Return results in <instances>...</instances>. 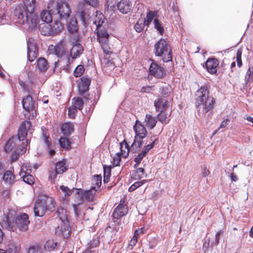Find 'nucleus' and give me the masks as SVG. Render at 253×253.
<instances>
[{
	"mask_svg": "<svg viewBox=\"0 0 253 253\" xmlns=\"http://www.w3.org/2000/svg\"><path fill=\"white\" fill-rule=\"evenodd\" d=\"M77 13L83 21H84L87 18L88 14L85 8V5L83 3H80L77 7Z\"/></svg>",
	"mask_w": 253,
	"mask_h": 253,
	"instance_id": "obj_27",
	"label": "nucleus"
},
{
	"mask_svg": "<svg viewBox=\"0 0 253 253\" xmlns=\"http://www.w3.org/2000/svg\"><path fill=\"white\" fill-rule=\"evenodd\" d=\"M61 129L64 135L68 136L73 132L74 125L70 123H65L62 126Z\"/></svg>",
	"mask_w": 253,
	"mask_h": 253,
	"instance_id": "obj_30",
	"label": "nucleus"
},
{
	"mask_svg": "<svg viewBox=\"0 0 253 253\" xmlns=\"http://www.w3.org/2000/svg\"><path fill=\"white\" fill-rule=\"evenodd\" d=\"M54 48L55 54L58 57L62 56L67 52L65 42L63 41L59 42Z\"/></svg>",
	"mask_w": 253,
	"mask_h": 253,
	"instance_id": "obj_22",
	"label": "nucleus"
},
{
	"mask_svg": "<svg viewBox=\"0 0 253 253\" xmlns=\"http://www.w3.org/2000/svg\"><path fill=\"white\" fill-rule=\"evenodd\" d=\"M57 174H58L56 172L55 170L50 172L49 178L52 182L55 181L57 178Z\"/></svg>",
	"mask_w": 253,
	"mask_h": 253,
	"instance_id": "obj_61",
	"label": "nucleus"
},
{
	"mask_svg": "<svg viewBox=\"0 0 253 253\" xmlns=\"http://www.w3.org/2000/svg\"><path fill=\"white\" fill-rule=\"evenodd\" d=\"M56 246L57 242H55L53 240H49L46 241L44 247L46 250L51 251L54 250Z\"/></svg>",
	"mask_w": 253,
	"mask_h": 253,
	"instance_id": "obj_46",
	"label": "nucleus"
},
{
	"mask_svg": "<svg viewBox=\"0 0 253 253\" xmlns=\"http://www.w3.org/2000/svg\"><path fill=\"white\" fill-rule=\"evenodd\" d=\"M37 67L41 72H45L48 68V63L46 59L42 57L39 58L37 61Z\"/></svg>",
	"mask_w": 253,
	"mask_h": 253,
	"instance_id": "obj_33",
	"label": "nucleus"
},
{
	"mask_svg": "<svg viewBox=\"0 0 253 253\" xmlns=\"http://www.w3.org/2000/svg\"><path fill=\"white\" fill-rule=\"evenodd\" d=\"M28 143V140L26 139L25 142H23L22 143H18L17 144L16 149H14V153L18 154V155L24 154L26 150L27 146Z\"/></svg>",
	"mask_w": 253,
	"mask_h": 253,
	"instance_id": "obj_36",
	"label": "nucleus"
},
{
	"mask_svg": "<svg viewBox=\"0 0 253 253\" xmlns=\"http://www.w3.org/2000/svg\"><path fill=\"white\" fill-rule=\"evenodd\" d=\"M22 103L23 108L28 112L33 111L36 108V104L33 102L32 97L30 95L23 98Z\"/></svg>",
	"mask_w": 253,
	"mask_h": 253,
	"instance_id": "obj_19",
	"label": "nucleus"
},
{
	"mask_svg": "<svg viewBox=\"0 0 253 253\" xmlns=\"http://www.w3.org/2000/svg\"><path fill=\"white\" fill-rule=\"evenodd\" d=\"M144 142V140L143 139H136L134 137L133 142L130 147V151L133 153H137L139 152Z\"/></svg>",
	"mask_w": 253,
	"mask_h": 253,
	"instance_id": "obj_28",
	"label": "nucleus"
},
{
	"mask_svg": "<svg viewBox=\"0 0 253 253\" xmlns=\"http://www.w3.org/2000/svg\"><path fill=\"white\" fill-rule=\"evenodd\" d=\"M149 69L150 74L156 78H162L166 75L164 68L153 61L151 63Z\"/></svg>",
	"mask_w": 253,
	"mask_h": 253,
	"instance_id": "obj_11",
	"label": "nucleus"
},
{
	"mask_svg": "<svg viewBox=\"0 0 253 253\" xmlns=\"http://www.w3.org/2000/svg\"><path fill=\"white\" fill-rule=\"evenodd\" d=\"M59 144L63 149H68L70 148L71 142L67 138L61 137L59 140Z\"/></svg>",
	"mask_w": 253,
	"mask_h": 253,
	"instance_id": "obj_44",
	"label": "nucleus"
},
{
	"mask_svg": "<svg viewBox=\"0 0 253 253\" xmlns=\"http://www.w3.org/2000/svg\"><path fill=\"white\" fill-rule=\"evenodd\" d=\"M83 47L80 43L74 44L70 50V55L72 58H76L83 52Z\"/></svg>",
	"mask_w": 253,
	"mask_h": 253,
	"instance_id": "obj_23",
	"label": "nucleus"
},
{
	"mask_svg": "<svg viewBox=\"0 0 253 253\" xmlns=\"http://www.w3.org/2000/svg\"><path fill=\"white\" fill-rule=\"evenodd\" d=\"M149 151L144 147V149L134 158V162L137 163H140L143 158L146 156Z\"/></svg>",
	"mask_w": 253,
	"mask_h": 253,
	"instance_id": "obj_47",
	"label": "nucleus"
},
{
	"mask_svg": "<svg viewBox=\"0 0 253 253\" xmlns=\"http://www.w3.org/2000/svg\"><path fill=\"white\" fill-rule=\"evenodd\" d=\"M210 171L207 169V168L204 166L202 167V175L204 177L208 176L210 174Z\"/></svg>",
	"mask_w": 253,
	"mask_h": 253,
	"instance_id": "obj_64",
	"label": "nucleus"
},
{
	"mask_svg": "<svg viewBox=\"0 0 253 253\" xmlns=\"http://www.w3.org/2000/svg\"><path fill=\"white\" fill-rule=\"evenodd\" d=\"M144 169L143 168H138L131 174V180H140L144 177Z\"/></svg>",
	"mask_w": 253,
	"mask_h": 253,
	"instance_id": "obj_37",
	"label": "nucleus"
},
{
	"mask_svg": "<svg viewBox=\"0 0 253 253\" xmlns=\"http://www.w3.org/2000/svg\"><path fill=\"white\" fill-rule=\"evenodd\" d=\"M3 180L5 184L8 186H11L16 181V176L11 170H6L3 174Z\"/></svg>",
	"mask_w": 253,
	"mask_h": 253,
	"instance_id": "obj_20",
	"label": "nucleus"
},
{
	"mask_svg": "<svg viewBox=\"0 0 253 253\" xmlns=\"http://www.w3.org/2000/svg\"><path fill=\"white\" fill-rule=\"evenodd\" d=\"M18 247L14 243H10L5 250V253H18Z\"/></svg>",
	"mask_w": 253,
	"mask_h": 253,
	"instance_id": "obj_45",
	"label": "nucleus"
},
{
	"mask_svg": "<svg viewBox=\"0 0 253 253\" xmlns=\"http://www.w3.org/2000/svg\"><path fill=\"white\" fill-rule=\"evenodd\" d=\"M67 169V166L64 160L60 161L56 163L55 167V170L58 174H62Z\"/></svg>",
	"mask_w": 253,
	"mask_h": 253,
	"instance_id": "obj_32",
	"label": "nucleus"
},
{
	"mask_svg": "<svg viewBox=\"0 0 253 253\" xmlns=\"http://www.w3.org/2000/svg\"><path fill=\"white\" fill-rule=\"evenodd\" d=\"M101 183L102 177L99 175H94L92 179L91 188L97 191L100 187Z\"/></svg>",
	"mask_w": 253,
	"mask_h": 253,
	"instance_id": "obj_39",
	"label": "nucleus"
},
{
	"mask_svg": "<svg viewBox=\"0 0 253 253\" xmlns=\"http://www.w3.org/2000/svg\"><path fill=\"white\" fill-rule=\"evenodd\" d=\"M128 212L127 207L124 204V201L121 200L120 203L115 209L113 213V216L114 218L119 219L127 214Z\"/></svg>",
	"mask_w": 253,
	"mask_h": 253,
	"instance_id": "obj_12",
	"label": "nucleus"
},
{
	"mask_svg": "<svg viewBox=\"0 0 253 253\" xmlns=\"http://www.w3.org/2000/svg\"><path fill=\"white\" fill-rule=\"evenodd\" d=\"M219 64L218 60L216 58L208 59L206 63V66L208 71L211 74L216 72V68Z\"/></svg>",
	"mask_w": 253,
	"mask_h": 253,
	"instance_id": "obj_21",
	"label": "nucleus"
},
{
	"mask_svg": "<svg viewBox=\"0 0 253 253\" xmlns=\"http://www.w3.org/2000/svg\"><path fill=\"white\" fill-rule=\"evenodd\" d=\"M55 202L51 197L40 196L35 203L34 208L36 216H42L46 210L53 211L55 209Z\"/></svg>",
	"mask_w": 253,
	"mask_h": 253,
	"instance_id": "obj_5",
	"label": "nucleus"
},
{
	"mask_svg": "<svg viewBox=\"0 0 253 253\" xmlns=\"http://www.w3.org/2000/svg\"><path fill=\"white\" fill-rule=\"evenodd\" d=\"M118 10L123 14L129 12L132 8V3L129 0H121L117 3Z\"/></svg>",
	"mask_w": 253,
	"mask_h": 253,
	"instance_id": "obj_18",
	"label": "nucleus"
},
{
	"mask_svg": "<svg viewBox=\"0 0 253 253\" xmlns=\"http://www.w3.org/2000/svg\"><path fill=\"white\" fill-rule=\"evenodd\" d=\"M84 72V67L82 65H79L75 69L74 75L76 77H81L83 74Z\"/></svg>",
	"mask_w": 253,
	"mask_h": 253,
	"instance_id": "obj_53",
	"label": "nucleus"
},
{
	"mask_svg": "<svg viewBox=\"0 0 253 253\" xmlns=\"http://www.w3.org/2000/svg\"><path fill=\"white\" fill-rule=\"evenodd\" d=\"M104 16L100 12L96 11V15L93 19V23L96 25V29L100 28L104 22Z\"/></svg>",
	"mask_w": 253,
	"mask_h": 253,
	"instance_id": "obj_35",
	"label": "nucleus"
},
{
	"mask_svg": "<svg viewBox=\"0 0 253 253\" xmlns=\"http://www.w3.org/2000/svg\"><path fill=\"white\" fill-rule=\"evenodd\" d=\"M59 194L60 195L64 196V198H67L72 193V190L69 189L68 187L65 186H61L60 187Z\"/></svg>",
	"mask_w": 253,
	"mask_h": 253,
	"instance_id": "obj_42",
	"label": "nucleus"
},
{
	"mask_svg": "<svg viewBox=\"0 0 253 253\" xmlns=\"http://www.w3.org/2000/svg\"><path fill=\"white\" fill-rule=\"evenodd\" d=\"M31 126V124L29 121H25L20 126L18 133V139L20 140V141H24V138L27 135V131L30 129Z\"/></svg>",
	"mask_w": 253,
	"mask_h": 253,
	"instance_id": "obj_15",
	"label": "nucleus"
},
{
	"mask_svg": "<svg viewBox=\"0 0 253 253\" xmlns=\"http://www.w3.org/2000/svg\"><path fill=\"white\" fill-rule=\"evenodd\" d=\"M171 92V87L169 85H166L160 88L161 98H165L170 96Z\"/></svg>",
	"mask_w": 253,
	"mask_h": 253,
	"instance_id": "obj_40",
	"label": "nucleus"
},
{
	"mask_svg": "<svg viewBox=\"0 0 253 253\" xmlns=\"http://www.w3.org/2000/svg\"><path fill=\"white\" fill-rule=\"evenodd\" d=\"M28 253H41V252L38 247H32L29 249Z\"/></svg>",
	"mask_w": 253,
	"mask_h": 253,
	"instance_id": "obj_63",
	"label": "nucleus"
},
{
	"mask_svg": "<svg viewBox=\"0 0 253 253\" xmlns=\"http://www.w3.org/2000/svg\"><path fill=\"white\" fill-rule=\"evenodd\" d=\"M166 111L162 110L157 115L158 120L162 124H167L169 122V120L167 118L168 114L166 113Z\"/></svg>",
	"mask_w": 253,
	"mask_h": 253,
	"instance_id": "obj_41",
	"label": "nucleus"
},
{
	"mask_svg": "<svg viewBox=\"0 0 253 253\" xmlns=\"http://www.w3.org/2000/svg\"><path fill=\"white\" fill-rule=\"evenodd\" d=\"M27 56L30 62L33 61L37 57L38 54V49L36 43L34 41L29 39L27 41Z\"/></svg>",
	"mask_w": 253,
	"mask_h": 253,
	"instance_id": "obj_10",
	"label": "nucleus"
},
{
	"mask_svg": "<svg viewBox=\"0 0 253 253\" xmlns=\"http://www.w3.org/2000/svg\"><path fill=\"white\" fill-rule=\"evenodd\" d=\"M76 194L80 196L79 201L77 204H73V206L74 208V210L75 212V215L76 216H78L80 214V211L78 208V207L79 205L82 203L83 195H84V190L81 188L76 189Z\"/></svg>",
	"mask_w": 253,
	"mask_h": 253,
	"instance_id": "obj_26",
	"label": "nucleus"
},
{
	"mask_svg": "<svg viewBox=\"0 0 253 253\" xmlns=\"http://www.w3.org/2000/svg\"><path fill=\"white\" fill-rule=\"evenodd\" d=\"M78 109L73 107L72 105L68 109V115L71 118H74Z\"/></svg>",
	"mask_w": 253,
	"mask_h": 253,
	"instance_id": "obj_55",
	"label": "nucleus"
},
{
	"mask_svg": "<svg viewBox=\"0 0 253 253\" xmlns=\"http://www.w3.org/2000/svg\"><path fill=\"white\" fill-rule=\"evenodd\" d=\"M90 81L85 77H82L77 82L78 91L81 94H83L88 89L90 85Z\"/></svg>",
	"mask_w": 253,
	"mask_h": 253,
	"instance_id": "obj_16",
	"label": "nucleus"
},
{
	"mask_svg": "<svg viewBox=\"0 0 253 253\" xmlns=\"http://www.w3.org/2000/svg\"><path fill=\"white\" fill-rule=\"evenodd\" d=\"M113 165L114 166H118L121 161V157L119 155H117L114 157L113 159Z\"/></svg>",
	"mask_w": 253,
	"mask_h": 253,
	"instance_id": "obj_60",
	"label": "nucleus"
},
{
	"mask_svg": "<svg viewBox=\"0 0 253 253\" xmlns=\"http://www.w3.org/2000/svg\"><path fill=\"white\" fill-rule=\"evenodd\" d=\"M39 30L42 35L50 36L52 35L51 26L48 23H42L39 25Z\"/></svg>",
	"mask_w": 253,
	"mask_h": 253,
	"instance_id": "obj_25",
	"label": "nucleus"
},
{
	"mask_svg": "<svg viewBox=\"0 0 253 253\" xmlns=\"http://www.w3.org/2000/svg\"><path fill=\"white\" fill-rule=\"evenodd\" d=\"M95 32L97 34V40L99 42L101 48L104 53L106 54H109L112 52L111 48L108 44L109 34L106 30L102 29H96Z\"/></svg>",
	"mask_w": 253,
	"mask_h": 253,
	"instance_id": "obj_8",
	"label": "nucleus"
},
{
	"mask_svg": "<svg viewBox=\"0 0 253 253\" xmlns=\"http://www.w3.org/2000/svg\"><path fill=\"white\" fill-rule=\"evenodd\" d=\"M20 143V140L18 139L17 136H13L10 138L6 143L4 150L7 153L12 152L14 153V150L16 149L17 144Z\"/></svg>",
	"mask_w": 253,
	"mask_h": 253,
	"instance_id": "obj_17",
	"label": "nucleus"
},
{
	"mask_svg": "<svg viewBox=\"0 0 253 253\" xmlns=\"http://www.w3.org/2000/svg\"><path fill=\"white\" fill-rule=\"evenodd\" d=\"M70 8L67 3L53 1L48 3L47 10H43L41 12V18L42 21L49 23L52 19L66 20L70 17Z\"/></svg>",
	"mask_w": 253,
	"mask_h": 253,
	"instance_id": "obj_3",
	"label": "nucleus"
},
{
	"mask_svg": "<svg viewBox=\"0 0 253 253\" xmlns=\"http://www.w3.org/2000/svg\"><path fill=\"white\" fill-rule=\"evenodd\" d=\"M96 192V190L92 188L89 190L84 191L83 198L87 201L92 202L94 199Z\"/></svg>",
	"mask_w": 253,
	"mask_h": 253,
	"instance_id": "obj_38",
	"label": "nucleus"
},
{
	"mask_svg": "<svg viewBox=\"0 0 253 253\" xmlns=\"http://www.w3.org/2000/svg\"><path fill=\"white\" fill-rule=\"evenodd\" d=\"M76 109L81 110L83 107V101L80 97H74L72 99V105Z\"/></svg>",
	"mask_w": 253,
	"mask_h": 253,
	"instance_id": "obj_43",
	"label": "nucleus"
},
{
	"mask_svg": "<svg viewBox=\"0 0 253 253\" xmlns=\"http://www.w3.org/2000/svg\"><path fill=\"white\" fill-rule=\"evenodd\" d=\"M0 224L2 227L10 231L16 232L18 229L25 232L28 229L30 220L26 213H20L16 216L14 211L6 209L5 211H0Z\"/></svg>",
	"mask_w": 253,
	"mask_h": 253,
	"instance_id": "obj_1",
	"label": "nucleus"
},
{
	"mask_svg": "<svg viewBox=\"0 0 253 253\" xmlns=\"http://www.w3.org/2000/svg\"><path fill=\"white\" fill-rule=\"evenodd\" d=\"M156 118L148 114L146 115L145 123L146 127L150 129H152L156 126Z\"/></svg>",
	"mask_w": 253,
	"mask_h": 253,
	"instance_id": "obj_31",
	"label": "nucleus"
},
{
	"mask_svg": "<svg viewBox=\"0 0 253 253\" xmlns=\"http://www.w3.org/2000/svg\"><path fill=\"white\" fill-rule=\"evenodd\" d=\"M35 1V0H24V5L16 7L14 14L17 23L20 24H27L31 29L36 27L38 18L34 13Z\"/></svg>",
	"mask_w": 253,
	"mask_h": 253,
	"instance_id": "obj_2",
	"label": "nucleus"
},
{
	"mask_svg": "<svg viewBox=\"0 0 253 253\" xmlns=\"http://www.w3.org/2000/svg\"><path fill=\"white\" fill-rule=\"evenodd\" d=\"M111 169L110 167H104V182L107 183L109 181L111 176Z\"/></svg>",
	"mask_w": 253,
	"mask_h": 253,
	"instance_id": "obj_51",
	"label": "nucleus"
},
{
	"mask_svg": "<svg viewBox=\"0 0 253 253\" xmlns=\"http://www.w3.org/2000/svg\"><path fill=\"white\" fill-rule=\"evenodd\" d=\"M120 149L121 154L124 158L127 157L129 152L131 151L129 145L125 140L120 143Z\"/></svg>",
	"mask_w": 253,
	"mask_h": 253,
	"instance_id": "obj_34",
	"label": "nucleus"
},
{
	"mask_svg": "<svg viewBox=\"0 0 253 253\" xmlns=\"http://www.w3.org/2000/svg\"><path fill=\"white\" fill-rule=\"evenodd\" d=\"M148 180L146 179H143L141 181H138L135 182L133 184H132L128 188L129 192H132L137 188L140 187L143 184L146 183Z\"/></svg>",
	"mask_w": 253,
	"mask_h": 253,
	"instance_id": "obj_49",
	"label": "nucleus"
},
{
	"mask_svg": "<svg viewBox=\"0 0 253 253\" xmlns=\"http://www.w3.org/2000/svg\"><path fill=\"white\" fill-rule=\"evenodd\" d=\"M63 21L64 20H62ZM67 22V28L69 32L71 33H75L78 30V25L77 19L75 17H72L69 22L67 21V18L66 20H64Z\"/></svg>",
	"mask_w": 253,
	"mask_h": 253,
	"instance_id": "obj_24",
	"label": "nucleus"
},
{
	"mask_svg": "<svg viewBox=\"0 0 253 253\" xmlns=\"http://www.w3.org/2000/svg\"><path fill=\"white\" fill-rule=\"evenodd\" d=\"M84 1L88 5L94 7L96 6L98 3V0H84Z\"/></svg>",
	"mask_w": 253,
	"mask_h": 253,
	"instance_id": "obj_59",
	"label": "nucleus"
},
{
	"mask_svg": "<svg viewBox=\"0 0 253 253\" xmlns=\"http://www.w3.org/2000/svg\"><path fill=\"white\" fill-rule=\"evenodd\" d=\"M145 25L143 19H139L134 25V28L137 33H140L142 31Z\"/></svg>",
	"mask_w": 253,
	"mask_h": 253,
	"instance_id": "obj_50",
	"label": "nucleus"
},
{
	"mask_svg": "<svg viewBox=\"0 0 253 253\" xmlns=\"http://www.w3.org/2000/svg\"><path fill=\"white\" fill-rule=\"evenodd\" d=\"M146 229L145 227H142L140 229H138L137 230H136L135 231V232H134V235H135V236H137L138 235L140 234H144L146 232Z\"/></svg>",
	"mask_w": 253,
	"mask_h": 253,
	"instance_id": "obj_62",
	"label": "nucleus"
},
{
	"mask_svg": "<svg viewBox=\"0 0 253 253\" xmlns=\"http://www.w3.org/2000/svg\"><path fill=\"white\" fill-rule=\"evenodd\" d=\"M57 213L61 221V225L56 229L55 233L63 236L64 238H67L69 236L70 230L66 210L62 208H58Z\"/></svg>",
	"mask_w": 253,
	"mask_h": 253,
	"instance_id": "obj_6",
	"label": "nucleus"
},
{
	"mask_svg": "<svg viewBox=\"0 0 253 253\" xmlns=\"http://www.w3.org/2000/svg\"><path fill=\"white\" fill-rule=\"evenodd\" d=\"M50 26L52 36L58 34L63 29L62 25L57 19H56L53 24H50Z\"/></svg>",
	"mask_w": 253,
	"mask_h": 253,
	"instance_id": "obj_29",
	"label": "nucleus"
},
{
	"mask_svg": "<svg viewBox=\"0 0 253 253\" xmlns=\"http://www.w3.org/2000/svg\"><path fill=\"white\" fill-rule=\"evenodd\" d=\"M157 13L155 11H149L146 15V19L143 20L145 21V23L146 25L149 26L151 22L152 21L153 19H155V17Z\"/></svg>",
	"mask_w": 253,
	"mask_h": 253,
	"instance_id": "obj_48",
	"label": "nucleus"
},
{
	"mask_svg": "<svg viewBox=\"0 0 253 253\" xmlns=\"http://www.w3.org/2000/svg\"><path fill=\"white\" fill-rule=\"evenodd\" d=\"M99 244V240L97 239H94L91 241L89 243L88 247L86 249V253H91L92 250L96 248Z\"/></svg>",
	"mask_w": 253,
	"mask_h": 253,
	"instance_id": "obj_52",
	"label": "nucleus"
},
{
	"mask_svg": "<svg viewBox=\"0 0 253 253\" xmlns=\"http://www.w3.org/2000/svg\"><path fill=\"white\" fill-rule=\"evenodd\" d=\"M153 23L155 28L159 31L161 35H163L164 32V29L159 20L157 18H155Z\"/></svg>",
	"mask_w": 253,
	"mask_h": 253,
	"instance_id": "obj_54",
	"label": "nucleus"
},
{
	"mask_svg": "<svg viewBox=\"0 0 253 253\" xmlns=\"http://www.w3.org/2000/svg\"><path fill=\"white\" fill-rule=\"evenodd\" d=\"M43 140L45 146L49 147L51 144V140L49 139L48 136L46 135L45 133H43L42 134Z\"/></svg>",
	"mask_w": 253,
	"mask_h": 253,
	"instance_id": "obj_57",
	"label": "nucleus"
},
{
	"mask_svg": "<svg viewBox=\"0 0 253 253\" xmlns=\"http://www.w3.org/2000/svg\"><path fill=\"white\" fill-rule=\"evenodd\" d=\"M223 234V231L219 230L217 231L215 235V244L216 245L219 244L220 237Z\"/></svg>",
	"mask_w": 253,
	"mask_h": 253,
	"instance_id": "obj_58",
	"label": "nucleus"
},
{
	"mask_svg": "<svg viewBox=\"0 0 253 253\" xmlns=\"http://www.w3.org/2000/svg\"><path fill=\"white\" fill-rule=\"evenodd\" d=\"M196 105L200 107L203 114L212 110L214 107V98L209 95V91L205 86L197 90L195 95Z\"/></svg>",
	"mask_w": 253,
	"mask_h": 253,
	"instance_id": "obj_4",
	"label": "nucleus"
},
{
	"mask_svg": "<svg viewBox=\"0 0 253 253\" xmlns=\"http://www.w3.org/2000/svg\"><path fill=\"white\" fill-rule=\"evenodd\" d=\"M242 51L240 50H238L237 52L236 55V61L237 62V65L239 67H241L242 65Z\"/></svg>",
	"mask_w": 253,
	"mask_h": 253,
	"instance_id": "obj_56",
	"label": "nucleus"
},
{
	"mask_svg": "<svg viewBox=\"0 0 253 253\" xmlns=\"http://www.w3.org/2000/svg\"><path fill=\"white\" fill-rule=\"evenodd\" d=\"M133 129L135 133V138L136 139H144L147 133L144 126L138 121H136L135 124L133 126Z\"/></svg>",
	"mask_w": 253,
	"mask_h": 253,
	"instance_id": "obj_14",
	"label": "nucleus"
},
{
	"mask_svg": "<svg viewBox=\"0 0 253 253\" xmlns=\"http://www.w3.org/2000/svg\"><path fill=\"white\" fill-rule=\"evenodd\" d=\"M31 167L28 163L24 164L21 167L19 175L23 178L25 182L29 184H32L34 182V178L31 174L32 169Z\"/></svg>",
	"mask_w": 253,
	"mask_h": 253,
	"instance_id": "obj_9",
	"label": "nucleus"
},
{
	"mask_svg": "<svg viewBox=\"0 0 253 253\" xmlns=\"http://www.w3.org/2000/svg\"><path fill=\"white\" fill-rule=\"evenodd\" d=\"M155 54L157 56H162L163 54H167L168 57L164 59L165 62L171 60V50L169 43V42L164 39H160L155 44Z\"/></svg>",
	"mask_w": 253,
	"mask_h": 253,
	"instance_id": "obj_7",
	"label": "nucleus"
},
{
	"mask_svg": "<svg viewBox=\"0 0 253 253\" xmlns=\"http://www.w3.org/2000/svg\"><path fill=\"white\" fill-rule=\"evenodd\" d=\"M154 105L157 111H167L171 106V103L168 99L159 98L155 101Z\"/></svg>",
	"mask_w": 253,
	"mask_h": 253,
	"instance_id": "obj_13",
	"label": "nucleus"
}]
</instances>
